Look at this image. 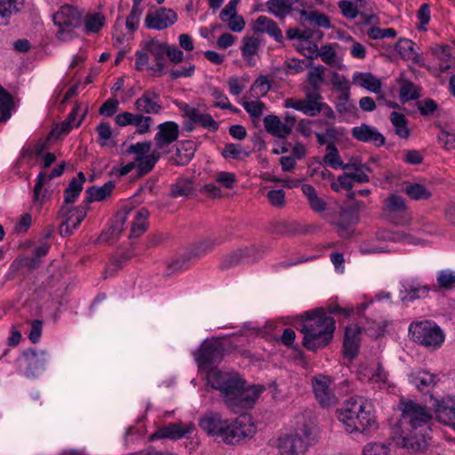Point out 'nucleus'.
<instances>
[{"label":"nucleus","instance_id":"20","mask_svg":"<svg viewBox=\"0 0 455 455\" xmlns=\"http://www.w3.org/2000/svg\"><path fill=\"white\" fill-rule=\"evenodd\" d=\"M253 30L255 33H266L273 37L275 42L283 44V36L277 23L267 16H259L255 22Z\"/></svg>","mask_w":455,"mask_h":455},{"label":"nucleus","instance_id":"52","mask_svg":"<svg viewBox=\"0 0 455 455\" xmlns=\"http://www.w3.org/2000/svg\"><path fill=\"white\" fill-rule=\"evenodd\" d=\"M259 47V41L254 36H247L243 38V45L242 53L243 57L253 56L257 53Z\"/></svg>","mask_w":455,"mask_h":455},{"label":"nucleus","instance_id":"56","mask_svg":"<svg viewBox=\"0 0 455 455\" xmlns=\"http://www.w3.org/2000/svg\"><path fill=\"white\" fill-rule=\"evenodd\" d=\"M367 35L371 39H381L385 37H395L396 31L394 28H380L378 27L371 28Z\"/></svg>","mask_w":455,"mask_h":455},{"label":"nucleus","instance_id":"39","mask_svg":"<svg viewBox=\"0 0 455 455\" xmlns=\"http://www.w3.org/2000/svg\"><path fill=\"white\" fill-rule=\"evenodd\" d=\"M356 83L366 90L379 93L381 89V82L371 73H361L356 76Z\"/></svg>","mask_w":455,"mask_h":455},{"label":"nucleus","instance_id":"13","mask_svg":"<svg viewBox=\"0 0 455 455\" xmlns=\"http://www.w3.org/2000/svg\"><path fill=\"white\" fill-rule=\"evenodd\" d=\"M199 427L207 435L221 440L224 429L228 427V419H223L218 412H206L199 420Z\"/></svg>","mask_w":455,"mask_h":455},{"label":"nucleus","instance_id":"47","mask_svg":"<svg viewBox=\"0 0 455 455\" xmlns=\"http://www.w3.org/2000/svg\"><path fill=\"white\" fill-rule=\"evenodd\" d=\"M386 324L384 323H377L372 320H367L362 331H363L369 337L379 339L385 335Z\"/></svg>","mask_w":455,"mask_h":455},{"label":"nucleus","instance_id":"28","mask_svg":"<svg viewBox=\"0 0 455 455\" xmlns=\"http://www.w3.org/2000/svg\"><path fill=\"white\" fill-rule=\"evenodd\" d=\"M400 436L402 438L403 446L413 452L423 451L427 447V441L421 434H409L403 429Z\"/></svg>","mask_w":455,"mask_h":455},{"label":"nucleus","instance_id":"40","mask_svg":"<svg viewBox=\"0 0 455 455\" xmlns=\"http://www.w3.org/2000/svg\"><path fill=\"white\" fill-rule=\"evenodd\" d=\"M168 44L160 43L157 40L150 39L143 46V50L154 56L156 60H163L167 53Z\"/></svg>","mask_w":455,"mask_h":455},{"label":"nucleus","instance_id":"54","mask_svg":"<svg viewBox=\"0 0 455 455\" xmlns=\"http://www.w3.org/2000/svg\"><path fill=\"white\" fill-rule=\"evenodd\" d=\"M153 119L150 116L135 114L132 124L136 126L138 133L144 134L149 131Z\"/></svg>","mask_w":455,"mask_h":455},{"label":"nucleus","instance_id":"29","mask_svg":"<svg viewBox=\"0 0 455 455\" xmlns=\"http://www.w3.org/2000/svg\"><path fill=\"white\" fill-rule=\"evenodd\" d=\"M307 67H312L311 70L307 73V83L309 87H307L305 91L320 92L321 86L324 82V71L323 66L313 67V63L309 62Z\"/></svg>","mask_w":455,"mask_h":455},{"label":"nucleus","instance_id":"4","mask_svg":"<svg viewBox=\"0 0 455 455\" xmlns=\"http://www.w3.org/2000/svg\"><path fill=\"white\" fill-rule=\"evenodd\" d=\"M411 339L425 347L436 349L444 341L443 330L432 321L412 323L409 326Z\"/></svg>","mask_w":455,"mask_h":455},{"label":"nucleus","instance_id":"30","mask_svg":"<svg viewBox=\"0 0 455 455\" xmlns=\"http://www.w3.org/2000/svg\"><path fill=\"white\" fill-rule=\"evenodd\" d=\"M402 191L412 200H427L432 193L424 185L419 183L404 182Z\"/></svg>","mask_w":455,"mask_h":455},{"label":"nucleus","instance_id":"48","mask_svg":"<svg viewBox=\"0 0 455 455\" xmlns=\"http://www.w3.org/2000/svg\"><path fill=\"white\" fill-rule=\"evenodd\" d=\"M385 209L390 212H403L406 210L404 199L398 195H391L384 201Z\"/></svg>","mask_w":455,"mask_h":455},{"label":"nucleus","instance_id":"60","mask_svg":"<svg viewBox=\"0 0 455 455\" xmlns=\"http://www.w3.org/2000/svg\"><path fill=\"white\" fill-rule=\"evenodd\" d=\"M339 7L341 10L342 14L347 18L355 19L359 14L357 6L350 1H340L339 3Z\"/></svg>","mask_w":455,"mask_h":455},{"label":"nucleus","instance_id":"55","mask_svg":"<svg viewBox=\"0 0 455 455\" xmlns=\"http://www.w3.org/2000/svg\"><path fill=\"white\" fill-rule=\"evenodd\" d=\"M243 108L249 113L251 117L259 118L262 116L265 108V104L261 101H244L243 103Z\"/></svg>","mask_w":455,"mask_h":455},{"label":"nucleus","instance_id":"62","mask_svg":"<svg viewBox=\"0 0 455 455\" xmlns=\"http://www.w3.org/2000/svg\"><path fill=\"white\" fill-rule=\"evenodd\" d=\"M142 13V9L138 7H133L131 11V13L128 15L125 25L126 28L131 31L134 32L138 28V22L140 20V16Z\"/></svg>","mask_w":455,"mask_h":455},{"label":"nucleus","instance_id":"1","mask_svg":"<svg viewBox=\"0 0 455 455\" xmlns=\"http://www.w3.org/2000/svg\"><path fill=\"white\" fill-rule=\"evenodd\" d=\"M207 379L212 388L220 391L226 405L234 413L251 408L263 391L262 387H245V380L236 372L211 370Z\"/></svg>","mask_w":455,"mask_h":455},{"label":"nucleus","instance_id":"50","mask_svg":"<svg viewBox=\"0 0 455 455\" xmlns=\"http://www.w3.org/2000/svg\"><path fill=\"white\" fill-rule=\"evenodd\" d=\"M83 190V186H81V182H76V179L73 178L68 188L64 190V197L66 204H74L80 193Z\"/></svg>","mask_w":455,"mask_h":455},{"label":"nucleus","instance_id":"10","mask_svg":"<svg viewBox=\"0 0 455 455\" xmlns=\"http://www.w3.org/2000/svg\"><path fill=\"white\" fill-rule=\"evenodd\" d=\"M255 431L251 426L246 425L242 419L228 420V427L224 429L220 441L228 444H239L252 437Z\"/></svg>","mask_w":455,"mask_h":455},{"label":"nucleus","instance_id":"44","mask_svg":"<svg viewBox=\"0 0 455 455\" xmlns=\"http://www.w3.org/2000/svg\"><path fill=\"white\" fill-rule=\"evenodd\" d=\"M84 28L85 31L96 33L99 32L104 26L105 17L99 12L88 13L84 19Z\"/></svg>","mask_w":455,"mask_h":455},{"label":"nucleus","instance_id":"57","mask_svg":"<svg viewBox=\"0 0 455 455\" xmlns=\"http://www.w3.org/2000/svg\"><path fill=\"white\" fill-rule=\"evenodd\" d=\"M336 104L337 111L339 113H348L351 111L352 105L349 103V88H346L340 92Z\"/></svg>","mask_w":455,"mask_h":455},{"label":"nucleus","instance_id":"22","mask_svg":"<svg viewBox=\"0 0 455 455\" xmlns=\"http://www.w3.org/2000/svg\"><path fill=\"white\" fill-rule=\"evenodd\" d=\"M433 406L439 421L450 424L449 421L455 420V400L452 398L434 400Z\"/></svg>","mask_w":455,"mask_h":455},{"label":"nucleus","instance_id":"38","mask_svg":"<svg viewBox=\"0 0 455 455\" xmlns=\"http://www.w3.org/2000/svg\"><path fill=\"white\" fill-rule=\"evenodd\" d=\"M390 121L395 129V133L402 139H408L410 130L407 127V119L403 114L392 112L390 114Z\"/></svg>","mask_w":455,"mask_h":455},{"label":"nucleus","instance_id":"17","mask_svg":"<svg viewBox=\"0 0 455 455\" xmlns=\"http://www.w3.org/2000/svg\"><path fill=\"white\" fill-rule=\"evenodd\" d=\"M351 133L353 138L360 142L373 143L377 147L383 146L386 143L385 137L375 128L366 124L354 127Z\"/></svg>","mask_w":455,"mask_h":455},{"label":"nucleus","instance_id":"61","mask_svg":"<svg viewBox=\"0 0 455 455\" xmlns=\"http://www.w3.org/2000/svg\"><path fill=\"white\" fill-rule=\"evenodd\" d=\"M270 204L275 207L282 208L285 205V194L283 190H270L267 195Z\"/></svg>","mask_w":455,"mask_h":455},{"label":"nucleus","instance_id":"64","mask_svg":"<svg viewBox=\"0 0 455 455\" xmlns=\"http://www.w3.org/2000/svg\"><path fill=\"white\" fill-rule=\"evenodd\" d=\"M320 56L326 64H332L335 61L336 52L333 48L329 45H323L316 52L315 57Z\"/></svg>","mask_w":455,"mask_h":455},{"label":"nucleus","instance_id":"34","mask_svg":"<svg viewBox=\"0 0 455 455\" xmlns=\"http://www.w3.org/2000/svg\"><path fill=\"white\" fill-rule=\"evenodd\" d=\"M266 5L269 12L280 19L285 18L292 9L289 0H268Z\"/></svg>","mask_w":455,"mask_h":455},{"label":"nucleus","instance_id":"46","mask_svg":"<svg viewBox=\"0 0 455 455\" xmlns=\"http://www.w3.org/2000/svg\"><path fill=\"white\" fill-rule=\"evenodd\" d=\"M221 154L225 158H232L237 160L243 159L250 156V152L243 150L240 144L235 143L227 144L224 147Z\"/></svg>","mask_w":455,"mask_h":455},{"label":"nucleus","instance_id":"41","mask_svg":"<svg viewBox=\"0 0 455 455\" xmlns=\"http://www.w3.org/2000/svg\"><path fill=\"white\" fill-rule=\"evenodd\" d=\"M159 157L160 154L156 151H154L151 155L146 156L144 157L137 156L136 161L139 162L137 165L139 176H144L148 174L154 168Z\"/></svg>","mask_w":455,"mask_h":455},{"label":"nucleus","instance_id":"43","mask_svg":"<svg viewBox=\"0 0 455 455\" xmlns=\"http://www.w3.org/2000/svg\"><path fill=\"white\" fill-rule=\"evenodd\" d=\"M414 43L406 38H400L396 44L395 49L403 59H412L416 63L419 62V56H411L414 53Z\"/></svg>","mask_w":455,"mask_h":455},{"label":"nucleus","instance_id":"3","mask_svg":"<svg viewBox=\"0 0 455 455\" xmlns=\"http://www.w3.org/2000/svg\"><path fill=\"white\" fill-rule=\"evenodd\" d=\"M337 417L345 426L346 431L370 434L377 429L375 416L362 397H350L336 411Z\"/></svg>","mask_w":455,"mask_h":455},{"label":"nucleus","instance_id":"31","mask_svg":"<svg viewBox=\"0 0 455 455\" xmlns=\"http://www.w3.org/2000/svg\"><path fill=\"white\" fill-rule=\"evenodd\" d=\"M195 154V148L192 147L190 142L182 143L177 148L175 155H173L170 161L177 166L187 165Z\"/></svg>","mask_w":455,"mask_h":455},{"label":"nucleus","instance_id":"36","mask_svg":"<svg viewBox=\"0 0 455 455\" xmlns=\"http://www.w3.org/2000/svg\"><path fill=\"white\" fill-rule=\"evenodd\" d=\"M14 106L12 95L0 85V122H6Z\"/></svg>","mask_w":455,"mask_h":455},{"label":"nucleus","instance_id":"58","mask_svg":"<svg viewBox=\"0 0 455 455\" xmlns=\"http://www.w3.org/2000/svg\"><path fill=\"white\" fill-rule=\"evenodd\" d=\"M363 455H389V448L385 443H370L364 447Z\"/></svg>","mask_w":455,"mask_h":455},{"label":"nucleus","instance_id":"23","mask_svg":"<svg viewBox=\"0 0 455 455\" xmlns=\"http://www.w3.org/2000/svg\"><path fill=\"white\" fill-rule=\"evenodd\" d=\"M88 205L84 204L78 207H75L73 209V212L70 216L66 219L60 225V234L68 235L72 233V229H70V225L73 229H76L81 222L84 220L87 214Z\"/></svg>","mask_w":455,"mask_h":455},{"label":"nucleus","instance_id":"53","mask_svg":"<svg viewBox=\"0 0 455 455\" xmlns=\"http://www.w3.org/2000/svg\"><path fill=\"white\" fill-rule=\"evenodd\" d=\"M437 283L441 288L450 290L455 284V273L451 270H443L439 272Z\"/></svg>","mask_w":455,"mask_h":455},{"label":"nucleus","instance_id":"59","mask_svg":"<svg viewBox=\"0 0 455 455\" xmlns=\"http://www.w3.org/2000/svg\"><path fill=\"white\" fill-rule=\"evenodd\" d=\"M438 141L443 147L447 149H454L455 148V132H447L442 130L438 135Z\"/></svg>","mask_w":455,"mask_h":455},{"label":"nucleus","instance_id":"8","mask_svg":"<svg viewBox=\"0 0 455 455\" xmlns=\"http://www.w3.org/2000/svg\"><path fill=\"white\" fill-rule=\"evenodd\" d=\"M301 435H284L278 439L281 455H299L304 453L310 444V430L307 427L301 428Z\"/></svg>","mask_w":455,"mask_h":455},{"label":"nucleus","instance_id":"33","mask_svg":"<svg viewBox=\"0 0 455 455\" xmlns=\"http://www.w3.org/2000/svg\"><path fill=\"white\" fill-rule=\"evenodd\" d=\"M125 215L118 214L116 220L113 226L108 230L103 231L99 236V241L103 243H109L112 240L117 239L124 230V225L125 222Z\"/></svg>","mask_w":455,"mask_h":455},{"label":"nucleus","instance_id":"49","mask_svg":"<svg viewBox=\"0 0 455 455\" xmlns=\"http://www.w3.org/2000/svg\"><path fill=\"white\" fill-rule=\"evenodd\" d=\"M419 92L412 82L408 80L403 82L400 89V100L403 102L419 99Z\"/></svg>","mask_w":455,"mask_h":455},{"label":"nucleus","instance_id":"25","mask_svg":"<svg viewBox=\"0 0 455 455\" xmlns=\"http://www.w3.org/2000/svg\"><path fill=\"white\" fill-rule=\"evenodd\" d=\"M410 382L419 391L428 390L437 383V377L426 371H418L410 375Z\"/></svg>","mask_w":455,"mask_h":455},{"label":"nucleus","instance_id":"32","mask_svg":"<svg viewBox=\"0 0 455 455\" xmlns=\"http://www.w3.org/2000/svg\"><path fill=\"white\" fill-rule=\"evenodd\" d=\"M148 216L149 212L146 208H140L136 212L135 219L131 228L130 238L140 237L146 232L148 227V223L147 222Z\"/></svg>","mask_w":455,"mask_h":455},{"label":"nucleus","instance_id":"45","mask_svg":"<svg viewBox=\"0 0 455 455\" xmlns=\"http://www.w3.org/2000/svg\"><path fill=\"white\" fill-rule=\"evenodd\" d=\"M327 154L324 156L323 161L333 169L342 168L343 161L339 155L337 147L331 142L327 144Z\"/></svg>","mask_w":455,"mask_h":455},{"label":"nucleus","instance_id":"21","mask_svg":"<svg viewBox=\"0 0 455 455\" xmlns=\"http://www.w3.org/2000/svg\"><path fill=\"white\" fill-rule=\"evenodd\" d=\"M184 115L192 120L196 125H200L212 132H215L219 129V124L213 120L211 115L203 114L197 108H192L188 104H185L181 108Z\"/></svg>","mask_w":455,"mask_h":455},{"label":"nucleus","instance_id":"11","mask_svg":"<svg viewBox=\"0 0 455 455\" xmlns=\"http://www.w3.org/2000/svg\"><path fill=\"white\" fill-rule=\"evenodd\" d=\"M331 379L324 375H316L312 379V386L315 399L323 408L334 406L338 399L331 389Z\"/></svg>","mask_w":455,"mask_h":455},{"label":"nucleus","instance_id":"63","mask_svg":"<svg viewBox=\"0 0 455 455\" xmlns=\"http://www.w3.org/2000/svg\"><path fill=\"white\" fill-rule=\"evenodd\" d=\"M338 221H344L345 223L355 225L358 222V215L348 206L341 207L339 211V220Z\"/></svg>","mask_w":455,"mask_h":455},{"label":"nucleus","instance_id":"27","mask_svg":"<svg viewBox=\"0 0 455 455\" xmlns=\"http://www.w3.org/2000/svg\"><path fill=\"white\" fill-rule=\"evenodd\" d=\"M196 190L194 182L188 178H179L175 183L171 186L170 196L188 197L191 196Z\"/></svg>","mask_w":455,"mask_h":455},{"label":"nucleus","instance_id":"5","mask_svg":"<svg viewBox=\"0 0 455 455\" xmlns=\"http://www.w3.org/2000/svg\"><path fill=\"white\" fill-rule=\"evenodd\" d=\"M52 20L59 28L56 37L60 41H68L73 38L75 29L82 25L83 12L73 5L65 4L52 15Z\"/></svg>","mask_w":455,"mask_h":455},{"label":"nucleus","instance_id":"24","mask_svg":"<svg viewBox=\"0 0 455 455\" xmlns=\"http://www.w3.org/2000/svg\"><path fill=\"white\" fill-rule=\"evenodd\" d=\"M23 5V0H0V26L8 25L10 18L20 12Z\"/></svg>","mask_w":455,"mask_h":455},{"label":"nucleus","instance_id":"26","mask_svg":"<svg viewBox=\"0 0 455 455\" xmlns=\"http://www.w3.org/2000/svg\"><path fill=\"white\" fill-rule=\"evenodd\" d=\"M115 183L113 181H108L103 186L98 188L92 186L86 189V197L84 204L89 205L92 202H100L105 200L113 191Z\"/></svg>","mask_w":455,"mask_h":455},{"label":"nucleus","instance_id":"2","mask_svg":"<svg viewBox=\"0 0 455 455\" xmlns=\"http://www.w3.org/2000/svg\"><path fill=\"white\" fill-rule=\"evenodd\" d=\"M300 331L304 334L302 345L308 350L315 351L326 347L333 338L335 320L326 315L323 307L306 311L301 316Z\"/></svg>","mask_w":455,"mask_h":455},{"label":"nucleus","instance_id":"12","mask_svg":"<svg viewBox=\"0 0 455 455\" xmlns=\"http://www.w3.org/2000/svg\"><path fill=\"white\" fill-rule=\"evenodd\" d=\"M258 259V248L255 245L240 248L224 257L220 268L228 269L242 263L254 262Z\"/></svg>","mask_w":455,"mask_h":455},{"label":"nucleus","instance_id":"6","mask_svg":"<svg viewBox=\"0 0 455 455\" xmlns=\"http://www.w3.org/2000/svg\"><path fill=\"white\" fill-rule=\"evenodd\" d=\"M401 406L402 418L396 424L399 428H407L409 426L411 429H407L408 431L416 430L432 419V414L426 406L413 401L402 402Z\"/></svg>","mask_w":455,"mask_h":455},{"label":"nucleus","instance_id":"15","mask_svg":"<svg viewBox=\"0 0 455 455\" xmlns=\"http://www.w3.org/2000/svg\"><path fill=\"white\" fill-rule=\"evenodd\" d=\"M362 327L358 325H349L345 329V335L343 340V355L345 357L352 360L358 355L360 347V333Z\"/></svg>","mask_w":455,"mask_h":455},{"label":"nucleus","instance_id":"16","mask_svg":"<svg viewBox=\"0 0 455 455\" xmlns=\"http://www.w3.org/2000/svg\"><path fill=\"white\" fill-rule=\"evenodd\" d=\"M135 108L141 113L158 114L162 109L160 94L155 90L145 91L134 103Z\"/></svg>","mask_w":455,"mask_h":455},{"label":"nucleus","instance_id":"9","mask_svg":"<svg viewBox=\"0 0 455 455\" xmlns=\"http://www.w3.org/2000/svg\"><path fill=\"white\" fill-rule=\"evenodd\" d=\"M285 108H291L309 116H315L324 108L323 96L320 92L305 91V99L296 100L289 98L284 102Z\"/></svg>","mask_w":455,"mask_h":455},{"label":"nucleus","instance_id":"7","mask_svg":"<svg viewBox=\"0 0 455 455\" xmlns=\"http://www.w3.org/2000/svg\"><path fill=\"white\" fill-rule=\"evenodd\" d=\"M224 355V346L220 339H205L195 353L198 367L209 370L212 365L221 362Z\"/></svg>","mask_w":455,"mask_h":455},{"label":"nucleus","instance_id":"14","mask_svg":"<svg viewBox=\"0 0 455 455\" xmlns=\"http://www.w3.org/2000/svg\"><path fill=\"white\" fill-rule=\"evenodd\" d=\"M177 14L172 9L160 8L155 12H149L145 20L146 26L148 28L162 30L177 20Z\"/></svg>","mask_w":455,"mask_h":455},{"label":"nucleus","instance_id":"42","mask_svg":"<svg viewBox=\"0 0 455 455\" xmlns=\"http://www.w3.org/2000/svg\"><path fill=\"white\" fill-rule=\"evenodd\" d=\"M270 88L271 85L267 76H260L251 84L250 88V96L254 99H259L265 96Z\"/></svg>","mask_w":455,"mask_h":455},{"label":"nucleus","instance_id":"51","mask_svg":"<svg viewBox=\"0 0 455 455\" xmlns=\"http://www.w3.org/2000/svg\"><path fill=\"white\" fill-rule=\"evenodd\" d=\"M48 182L46 180V173L41 172L36 179V183L34 187L33 200L35 203L42 204L46 197V190L42 192L44 186Z\"/></svg>","mask_w":455,"mask_h":455},{"label":"nucleus","instance_id":"19","mask_svg":"<svg viewBox=\"0 0 455 455\" xmlns=\"http://www.w3.org/2000/svg\"><path fill=\"white\" fill-rule=\"evenodd\" d=\"M158 132L155 136L156 145L158 149H163L177 140L179 137V125L172 121L164 122L158 125Z\"/></svg>","mask_w":455,"mask_h":455},{"label":"nucleus","instance_id":"18","mask_svg":"<svg viewBox=\"0 0 455 455\" xmlns=\"http://www.w3.org/2000/svg\"><path fill=\"white\" fill-rule=\"evenodd\" d=\"M192 428L191 425H183L180 422L170 423L158 428L154 434H152L150 439L178 440L184 437L192 430Z\"/></svg>","mask_w":455,"mask_h":455},{"label":"nucleus","instance_id":"35","mask_svg":"<svg viewBox=\"0 0 455 455\" xmlns=\"http://www.w3.org/2000/svg\"><path fill=\"white\" fill-rule=\"evenodd\" d=\"M430 291V287L428 285H421V284H411L405 288V295L402 297V301H413L419 299H425Z\"/></svg>","mask_w":455,"mask_h":455},{"label":"nucleus","instance_id":"37","mask_svg":"<svg viewBox=\"0 0 455 455\" xmlns=\"http://www.w3.org/2000/svg\"><path fill=\"white\" fill-rule=\"evenodd\" d=\"M300 15L304 21L308 22L309 25H314L316 27H322L325 28L331 27L328 16L323 13H320L316 11L307 12L303 10L301 11Z\"/></svg>","mask_w":455,"mask_h":455}]
</instances>
